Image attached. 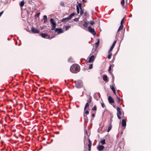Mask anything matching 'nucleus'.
I'll use <instances>...</instances> for the list:
<instances>
[{"instance_id":"obj_1","label":"nucleus","mask_w":151,"mask_h":151,"mask_svg":"<svg viewBox=\"0 0 151 151\" xmlns=\"http://www.w3.org/2000/svg\"><path fill=\"white\" fill-rule=\"evenodd\" d=\"M79 65L77 64H74L71 65L70 68V71L73 73H77L78 71V68Z\"/></svg>"},{"instance_id":"obj_2","label":"nucleus","mask_w":151,"mask_h":151,"mask_svg":"<svg viewBox=\"0 0 151 151\" xmlns=\"http://www.w3.org/2000/svg\"><path fill=\"white\" fill-rule=\"evenodd\" d=\"M76 86L78 88H80L83 86V83L82 81L79 80H77L75 82Z\"/></svg>"},{"instance_id":"obj_3","label":"nucleus","mask_w":151,"mask_h":151,"mask_svg":"<svg viewBox=\"0 0 151 151\" xmlns=\"http://www.w3.org/2000/svg\"><path fill=\"white\" fill-rule=\"evenodd\" d=\"M50 21L51 23L52 24L51 30H53L55 29L56 28V24L55 22L52 18H51L50 19Z\"/></svg>"},{"instance_id":"obj_4","label":"nucleus","mask_w":151,"mask_h":151,"mask_svg":"<svg viewBox=\"0 0 151 151\" xmlns=\"http://www.w3.org/2000/svg\"><path fill=\"white\" fill-rule=\"evenodd\" d=\"M40 35H41L42 37L46 39H50L54 37H50V35H48L46 33H41Z\"/></svg>"},{"instance_id":"obj_5","label":"nucleus","mask_w":151,"mask_h":151,"mask_svg":"<svg viewBox=\"0 0 151 151\" xmlns=\"http://www.w3.org/2000/svg\"><path fill=\"white\" fill-rule=\"evenodd\" d=\"M88 31L91 33L93 36H95L96 35V32L94 30V29L92 28L91 27H89L88 28Z\"/></svg>"},{"instance_id":"obj_6","label":"nucleus","mask_w":151,"mask_h":151,"mask_svg":"<svg viewBox=\"0 0 151 151\" xmlns=\"http://www.w3.org/2000/svg\"><path fill=\"white\" fill-rule=\"evenodd\" d=\"M117 117L119 119H121V117L119 115V114L120 115H121V109L119 107H117Z\"/></svg>"},{"instance_id":"obj_7","label":"nucleus","mask_w":151,"mask_h":151,"mask_svg":"<svg viewBox=\"0 0 151 151\" xmlns=\"http://www.w3.org/2000/svg\"><path fill=\"white\" fill-rule=\"evenodd\" d=\"M31 31L32 33H39V31L37 29L35 28L34 27H32L31 28Z\"/></svg>"},{"instance_id":"obj_8","label":"nucleus","mask_w":151,"mask_h":151,"mask_svg":"<svg viewBox=\"0 0 151 151\" xmlns=\"http://www.w3.org/2000/svg\"><path fill=\"white\" fill-rule=\"evenodd\" d=\"M55 32H57L58 34H60L61 33H63V29L61 28H55Z\"/></svg>"},{"instance_id":"obj_9","label":"nucleus","mask_w":151,"mask_h":151,"mask_svg":"<svg viewBox=\"0 0 151 151\" xmlns=\"http://www.w3.org/2000/svg\"><path fill=\"white\" fill-rule=\"evenodd\" d=\"M108 99L109 103L111 104L114 102V100L113 98L110 96L108 97Z\"/></svg>"},{"instance_id":"obj_10","label":"nucleus","mask_w":151,"mask_h":151,"mask_svg":"<svg viewBox=\"0 0 151 151\" xmlns=\"http://www.w3.org/2000/svg\"><path fill=\"white\" fill-rule=\"evenodd\" d=\"M95 59V56L93 55L91 56L89 59L88 62L91 63Z\"/></svg>"},{"instance_id":"obj_11","label":"nucleus","mask_w":151,"mask_h":151,"mask_svg":"<svg viewBox=\"0 0 151 151\" xmlns=\"http://www.w3.org/2000/svg\"><path fill=\"white\" fill-rule=\"evenodd\" d=\"M104 147L103 145H99L97 148L98 150L99 151H101L103 150Z\"/></svg>"},{"instance_id":"obj_12","label":"nucleus","mask_w":151,"mask_h":151,"mask_svg":"<svg viewBox=\"0 0 151 151\" xmlns=\"http://www.w3.org/2000/svg\"><path fill=\"white\" fill-rule=\"evenodd\" d=\"M126 125V122L125 119H123L122 120V126L123 127H125Z\"/></svg>"},{"instance_id":"obj_13","label":"nucleus","mask_w":151,"mask_h":151,"mask_svg":"<svg viewBox=\"0 0 151 151\" xmlns=\"http://www.w3.org/2000/svg\"><path fill=\"white\" fill-rule=\"evenodd\" d=\"M92 100V97L91 96H90L87 100V103H88L89 104L91 102Z\"/></svg>"},{"instance_id":"obj_14","label":"nucleus","mask_w":151,"mask_h":151,"mask_svg":"<svg viewBox=\"0 0 151 151\" xmlns=\"http://www.w3.org/2000/svg\"><path fill=\"white\" fill-rule=\"evenodd\" d=\"M70 19L69 18H68V17L66 18H63L61 20V21L63 22H67L68 21V20Z\"/></svg>"},{"instance_id":"obj_15","label":"nucleus","mask_w":151,"mask_h":151,"mask_svg":"<svg viewBox=\"0 0 151 151\" xmlns=\"http://www.w3.org/2000/svg\"><path fill=\"white\" fill-rule=\"evenodd\" d=\"M43 19L44 20V22L45 23L47 21V16L46 15H44L43 16Z\"/></svg>"},{"instance_id":"obj_16","label":"nucleus","mask_w":151,"mask_h":151,"mask_svg":"<svg viewBox=\"0 0 151 151\" xmlns=\"http://www.w3.org/2000/svg\"><path fill=\"white\" fill-rule=\"evenodd\" d=\"M123 27H124L123 25H120V27H119L118 29V30L117 31V32H119V31L122 30V29L123 28Z\"/></svg>"},{"instance_id":"obj_17","label":"nucleus","mask_w":151,"mask_h":151,"mask_svg":"<svg viewBox=\"0 0 151 151\" xmlns=\"http://www.w3.org/2000/svg\"><path fill=\"white\" fill-rule=\"evenodd\" d=\"M75 14L74 13L71 14L69 16H68V18H69V19H71L72 17L73 16L75 15Z\"/></svg>"},{"instance_id":"obj_18","label":"nucleus","mask_w":151,"mask_h":151,"mask_svg":"<svg viewBox=\"0 0 151 151\" xmlns=\"http://www.w3.org/2000/svg\"><path fill=\"white\" fill-rule=\"evenodd\" d=\"M112 127V125H111V124H110V125L109 126L108 129L107 130V132H109L110 130L111 129Z\"/></svg>"},{"instance_id":"obj_19","label":"nucleus","mask_w":151,"mask_h":151,"mask_svg":"<svg viewBox=\"0 0 151 151\" xmlns=\"http://www.w3.org/2000/svg\"><path fill=\"white\" fill-rule=\"evenodd\" d=\"M24 4V0H23L21 1L20 4V6L21 7H22L23 6Z\"/></svg>"},{"instance_id":"obj_20","label":"nucleus","mask_w":151,"mask_h":151,"mask_svg":"<svg viewBox=\"0 0 151 151\" xmlns=\"http://www.w3.org/2000/svg\"><path fill=\"white\" fill-rule=\"evenodd\" d=\"M89 107V104H88V103H86L85 107H84V110L85 111L88 107Z\"/></svg>"},{"instance_id":"obj_21","label":"nucleus","mask_w":151,"mask_h":151,"mask_svg":"<svg viewBox=\"0 0 151 151\" xmlns=\"http://www.w3.org/2000/svg\"><path fill=\"white\" fill-rule=\"evenodd\" d=\"M98 94L97 93H95L93 95L94 98L97 100H98V99L97 98V96L98 95Z\"/></svg>"},{"instance_id":"obj_22","label":"nucleus","mask_w":151,"mask_h":151,"mask_svg":"<svg viewBox=\"0 0 151 151\" xmlns=\"http://www.w3.org/2000/svg\"><path fill=\"white\" fill-rule=\"evenodd\" d=\"M88 142H89V144H88V147H91L92 143L91 140H90L89 139H88Z\"/></svg>"},{"instance_id":"obj_23","label":"nucleus","mask_w":151,"mask_h":151,"mask_svg":"<svg viewBox=\"0 0 151 151\" xmlns=\"http://www.w3.org/2000/svg\"><path fill=\"white\" fill-rule=\"evenodd\" d=\"M103 80L104 81H106L107 80V76L106 75H105L103 77Z\"/></svg>"},{"instance_id":"obj_24","label":"nucleus","mask_w":151,"mask_h":151,"mask_svg":"<svg viewBox=\"0 0 151 151\" xmlns=\"http://www.w3.org/2000/svg\"><path fill=\"white\" fill-rule=\"evenodd\" d=\"M84 121L85 122H87L88 121V119L87 116H86L85 115H84Z\"/></svg>"},{"instance_id":"obj_25","label":"nucleus","mask_w":151,"mask_h":151,"mask_svg":"<svg viewBox=\"0 0 151 151\" xmlns=\"http://www.w3.org/2000/svg\"><path fill=\"white\" fill-rule=\"evenodd\" d=\"M100 142L102 145H104L105 144V139H102Z\"/></svg>"},{"instance_id":"obj_26","label":"nucleus","mask_w":151,"mask_h":151,"mask_svg":"<svg viewBox=\"0 0 151 151\" xmlns=\"http://www.w3.org/2000/svg\"><path fill=\"white\" fill-rule=\"evenodd\" d=\"M108 53L109 54L108 56V58L109 59H110L111 58V57L112 56V53H111V52L109 53Z\"/></svg>"},{"instance_id":"obj_27","label":"nucleus","mask_w":151,"mask_h":151,"mask_svg":"<svg viewBox=\"0 0 151 151\" xmlns=\"http://www.w3.org/2000/svg\"><path fill=\"white\" fill-rule=\"evenodd\" d=\"M83 25L85 27H87L88 26V23L86 22H85V23Z\"/></svg>"},{"instance_id":"obj_28","label":"nucleus","mask_w":151,"mask_h":151,"mask_svg":"<svg viewBox=\"0 0 151 151\" xmlns=\"http://www.w3.org/2000/svg\"><path fill=\"white\" fill-rule=\"evenodd\" d=\"M124 3H125L124 0H122V1L121 2V4L123 7H124Z\"/></svg>"},{"instance_id":"obj_29","label":"nucleus","mask_w":151,"mask_h":151,"mask_svg":"<svg viewBox=\"0 0 151 151\" xmlns=\"http://www.w3.org/2000/svg\"><path fill=\"white\" fill-rule=\"evenodd\" d=\"M124 18H123L122 19V20L121 22V25H123L124 24Z\"/></svg>"},{"instance_id":"obj_30","label":"nucleus","mask_w":151,"mask_h":151,"mask_svg":"<svg viewBox=\"0 0 151 151\" xmlns=\"http://www.w3.org/2000/svg\"><path fill=\"white\" fill-rule=\"evenodd\" d=\"M76 9L77 10V13L78 14L79 13L80 11L78 5H77L76 6Z\"/></svg>"},{"instance_id":"obj_31","label":"nucleus","mask_w":151,"mask_h":151,"mask_svg":"<svg viewBox=\"0 0 151 151\" xmlns=\"http://www.w3.org/2000/svg\"><path fill=\"white\" fill-rule=\"evenodd\" d=\"M80 9H81L80 12V15H82L83 14V10L82 8H80Z\"/></svg>"},{"instance_id":"obj_32","label":"nucleus","mask_w":151,"mask_h":151,"mask_svg":"<svg viewBox=\"0 0 151 151\" xmlns=\"http://www.w3.org/2000/svg\"><path fill=\"white\" fill-rule=\"evenodd\" d=\"M99 44V40H98L97 42L95 43V45L96 47H97Z\"/></svg>"},{"instance_id":"obj_33","label":"nucleus","mask_w":151,"mask_h":151,"mask_svg":"<svg viewBox=\"0 0 151 151\" xmlns=\"http://www.w3.org/2000/svg\"><path fill=\"white\" fill-rule=\"evenodd\" d=\"M116 98L117 99V102L119 103L120 101V98L118 97V96H116Z\"/></svg>"},{"instance_id":"obj_34","label":"nucleus","mask_w":151,"mask_h":151,"mask_svg":"<svg viewBox=\"0 0 151 151\" xmlns=\"http://www.w3.org/2000/svg\"><path fill=\"white\" fill-rule=\"evenodd\" d=\"M71 27L70 26H67L65 27V30H68Z\"/></svg>"},{"instance_id":"obj_35","label":"nucleus","mask_w":151,"mask_h":151,"mask_svg":"<svg viewBox=\"0 0 151 151\" xmlns=\"http://www.w3.org/2000/svg\"><path fill=\"white\" fill-rule=\"evenodd\" d=\"M97 109V108L96 105H94V107L92 109V110H95L96 111Z\"/></svg>"},{"instance_id":"obj_36","label":"nucleus","mask_w":151,"mask_h":151,"mask_svg":"<svg viewBox=\"0 0 151 151\" xmlns=\"http://www.w3.org/2000/svg\"><path fill=\"white\" fill-rule=\"evenodd\" d=\"M101 105L102 107L103 108H104L106 107V106L104 103H101Z\"/></svg>"},{"instance_id":"obj_37","label":"nucleus","mask_w":151,"mask_h":151,"mask_svg":"<svg viewBox=\"0 0 151 151\" xmlns=\"http://www.w3.org/2000/svg\"><path fill=\"white\" fill-rule=\"evenodd\" d=\"M110 87L111 89L112 90V91L115 90L113 86L110 85Z\"/></svg>"},{"instance_id":"obj_38","label":"nucleus","mask_w":151,"mask_h":151,"mask_svg":"<svg viewBox=\"0 0 151 151\" xmlns=\"http://www.w3.org/2000/svg\"><path fill=\"white\" fill-rule=\"evenodd\" d=\"M40 12H39V13H38L37 14H36V15H35V17H38L40 15Z\"/></svg>"},{"instance_id":"obj_39","label":"nucleus","mask_w":151,"mask_h":151,"mask_svg":"<svg viewBox=\"0 0 151 151\" xmlns=\"http://www.w3.org/2000/svg\"><path fill=\"white\" fill-rule=\"evenodd\" d=\"M78 6L79 8H79L80 9L82 8V7H81L82 4L81 3H78Z\"/></svg>"},{"instance_id":"obj_40","label":"nucleus","mask_w":151,"mask_h":151,"mask_svg":"<svg viewBox=\"0 0 151 151\" xmlns=\"http://www.w3.org/2000/svg\"><path fill=\"white\" fill-rule=\"evenodd\" d=\"M93 67V65L92 64H90L89 66V69H91Z\"/></svg>"},{"instance_id":"obj_41","label":"nucleus","mask_w":151,"mask_h":151,"mask_svg":"<svg viewBox=\"0 0 151 151\" xmlns=\"http://www.w3.org/2000/svg\"><path fill=\"white\" fill-rule=\"evenodd\" d=\"M111 65H110L109 66V73L110 74H111Z\"/></svg>"},{"instance_id":"obj_42","label":"nucleus","mask_w":151,"mask_h":151,"mask_svg":"<svg viewBox=\"0 0 151 151\" xmlns=\"http://www.w3.org/2000/svg\"><path fill=\"white\" fill-rule=\"evenodd\" d=\"M116 40H115L114 41V42H113L112 45L114 46L115 45V44H116Z\"/></svg>"},{"instance_id":"obj_43","label":"nucleus","mask_w":151,"mask_h":151,"mask_svg":"<svg viewBox=\"0 0 151 151\" xmlns=\"http://www.w3.org/2000/svg\"><path fill=\"white\" fill-rule=\"evenodd\" d=\"M116 40H115L114 41V42H113L112 45L114 46L115 45V44H116Z\"/></svg>"},{"instance_id":"obj_44","label":"nucleus","mask_w":151,"mask_h":151,"mask_svg":"<svg viewBox=\"0 0 151 151\" xmlns=\"http://www.w3.org/2000/svg\"><path fill=\"white\" fill-rule=\"evenodd\" d=\"M74 20L76 22H78V18H76L74 19Z\"/></svg>"},{"instance_id":"obj_45","label":"nucleus","mask_w":151,"mask_h":151,"mask_svg":"<svg viewBox=\"0 0 151 151\" xmlns=\"http://www.w3.org/2000/svg\"><path fill=\"white\" fill-rule=\"evenodd\" d=\"M113 48H112L111 47H110V49L108 53H110L112 51V50H113Z\"/></svg>"},{"instance_id":"obj_46","label":"nucleus","mask_w":151,"mask_h":151,"mask_svg":"<svg viewBox=\"0 0 151 151\" xmlns=\"http://www.w3.org/2000/svg\"><path fill=\"white\" fill-rule=\"evenodd\" d=\"M90 23L91 25H93L94 24V22L93 21H91Z\"/></svg>"},{"instance_id":"obj_47","label":"nucleus","mask_w":151,"mask_h":151,"mask_svg":"<svg viewBox=\"0 0 151 151\" xmlns=\"http://www.w3.org/2000/svg\"><path fill=\"white\" fill-rule=\"evenodd\" d=\"M85 113L87 114H89V112L88 111L86 110L85 111Z\"/></svg>"},{"instance_id":"obj_48","label":"nucleus","mask_w":151,"mask_h":151,"mask_svg":"<svg viewBox=\"0 0 151 151\" xmlns=\"http://www.w3.org/2000/svg\"><path fill=\"white\" fill-rule=\"evenodd\" d=\"M60 5L62 6H64V3L63 2H61L60 3Z\"/></svg>"},{"instance_id":"obj_49","label":"nucleus","mask_w":151,"mask_h":151,"mask_svg":"<svg viewBox=\"0 0 151 151\" xmlns=\"http://www.w3.org/2000/svg\"><path fill=\"white\" fill-rule=\"evenodd\" d=\"M113 92L114 94H115L116 95V91L115 90H114L113 91Z\"/></svg>"},{"instance_id":"obj_50","label":"nucleus","mask_w":151,"mask_h":151,"mask_svg":"<svg viewBox=\"0 0 151 151\" xmlns=\"http://www.w3.org/2000/svg\"><path fill=\"white\" fill-rule=\"evenodd\" d=\"M3 13V11H2V12H0V17H1V16L2 14Z\"/></svg>"},{"instance_id":"obj_51","label":"nucleus","mask_w":151,"mask_h":151,"mask_svg":"<svg viewBox=\"0 0 151 151\" xmlns=\"http://www.w3.org/2000/svg\"><path fill=\"white\" fill-rule=\"evenodd\" d=\"M91 149V147H88V150L89 151H90Z\"/></svg>"},{"instance_id":"obj_52","label":"nucleus","mask_w":151,"mask_h":151,"mask_svg":"<svg viewBox=\"0 0 151 151\" xmlns=\"http://www.w3.org/2000/svg\"><path fill=\"white\" fill-rule=\"evenodd\" d=\"M92 116L93 117H94V116H95V114H92Z\"/></svg>"},{"instance_id":"obj_53","label":"nucleus","mask_w":151,"mask_h":151,"mask_svg":"<svg viewBox=\"0 0 151 151\" xmlns=\"http://www.w3.org/2000/svg\"><path fill=\"white\" fill-rule=\"evenodd\" d=\"M114 47V46L112 45L111 46V47L113 49Z\"/></svg>"},{"instance_id":"obj_54","label":"nucleus","mask_w":151,"mask_h":151,"mask_svg":"<svg viewBox=\"0 0 151 151\" xmlns=\"http://www.w3.org/2000/svg\"><path fill=\"white\" fill-rule=\"evenodd\" d=\"M110 121H111H111H112L111 118L110 119Z\"/></svg>"},{"instance_id":"obj_55","label":"nucleus","mask_w":151,"mask_h":151,"mask_svg":"<svg viewBox=\"0 0 151 151\" xmlns=\"http://www.w3.org/2000/svg\"><path fill=\"white\" fill-rule=\"evenodd\" d=\"M82 1L84 2H85L86 1H85V0H82Z\"/></svg>"},{"instance_id":"obj_56","label":"nucleus","mask_w":151,"mask_h":151,"mask_svg":"<svg viewBox=\"0 0 151 151\" xmlns=\"http://www.w3.org/2000/svg\"><path fill=\"white\" fill-rule=\"evenodd\" d=\"M15 137H16V138H18V137H17V136H16Z\"/></svg>"},{"instance_id":"obj_57","label":"nucleus","mask_w":151,"mask_h":151,"mask_svg":"<svg viewBox=\"0 0 151 151\" xmlns=\"http://www.w3.org/2000/svg\"><path fill=\"white\" fill-rule=\"evenodd\" d=\"M14 136L16 137V135L15 134H14Z\"/></svg>"},{"instance_id":"obj_58","label":"nucleus","mask_w":151,"mask_h":151,"mask_svg":"<svg viewBox=\"0 0 151 151\" xmlns=\"http://www.w3.org/2000/svg\"><path fill=\"white\" fill-rule=\"evenodd\" d=\"M129 17H132V15H130V16H129Z\"/></svg>"},{"instance_id":"obj_59","label":"nucleus","mask_w":151,"mask_h":151,"mask_svg":"<svg viewBox=\"0 0 151 151\" xmlns=\"http://www.w3.org/2000/svg\"><path fill=\"white\" fill-rule=\"evenodd\" d=\"M8 40H9V38H8Z\"/></svg>"}]
</instances>
